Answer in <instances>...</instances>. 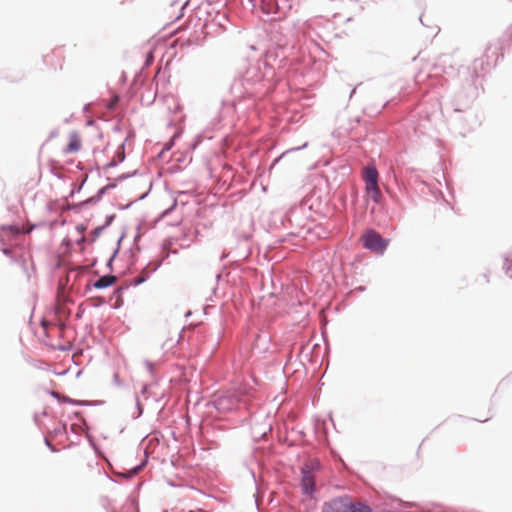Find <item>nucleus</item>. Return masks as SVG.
Here are the masks:
<instances>
[{"instance_id":"obj_1","label":"nucleus","mask_w":512,"mask_h":512,"mask_svg":"<svg viewBox=\"0 0 512 512\" xmlns=\"http://www.w3.org/2000/svg\"><path fill=\"white\" fill-rule=\"evenodd\" d=\"M322 512H372V509L367 504L354 501L352 497L344 495L326 501Z\"/></svg>"},{"instance_id":"obj_2","label":"nucleus","mask_w":512,"mask_h":512,"mask_svg":"<svg viewBox=\"0 0 512 512\" xmlns=\"http://www.w3.org/2000/svg\"><path fill=\"white\" fill-rule=\"evenodd\" d=\"M379 174L374 165H368L363 170V180L365 182V192L368 198L379 203L382 193L378 186Z\"/></svg>"},{"instance_id":"obj_3","label":"nucleus","mask_w":512,"mask_h":512,"mask_svg":"<svg viewBox=\"0 0 512 512\" xmlns=\"http://www.w3.org/2000/svg\"><path fill=\"white\" fill-rule=\"evenodd\" d=\"M240 398L236 392L228 391L215 396L214 407L222 413H227L237 408Z\"/></svg>"},{"instance_id":"obj_4","label":"nucleus","mask_w":512,"mask_h":512,"mask_svg":"<svg viewBox=\"0 0 512 512\" xmlns=\"http://www.w3.org/2000/svg\"><path fill=\"white\" fill-rule=\"evenodd\" d=\"M363 246L373 252L383 253L388 245L387 240L374 230L367 231L362 236Z\"/></svg>"},{"instance_id":"obj_5","label":"nucleus","mask_w":512,"mask_h":512,"mask_svg":"<svg viewBox=\"0 0 512 512\" xmlns=\"http://www.w3.org/2000/svg\"><path fill=\"white\" fill-rule=\"evenodd\" d=\"M81 148H82L81 135L78 132L73 131L68 135L67 143L62 151L64 154H76L81 150Z\"/></svg>"},{"instance_id":"obj_6","label":"nucleus","mask_w":512,"mask_h":512,"mask_svg":"<svg viewBox=\"0 0 512 512\" xmlns=\"http://www.w3.org/2000/svg\"><path fill=\"white\" fill-rule=\"evenodd\" d=\"M315 487V476L312 472V468L306 464L302 469V488L307 494L314 492Z\"/></svg>"},{"instance_id":"obj_7","label":"nucleus","mask_w":512,"mask_h":512,"mask_svg":"<svg viewBox=\"0 0 512 512\" xmlns=\"http://www.w3.org/2000/svg\"><path fill=\"white\" fill-rule=\"evenodd\" d=\"M116 282V277L113 275H105L93 283L96 289H103L113 285Z\"/></svg>"},{"instance_id":"obj_8","label":"nucleus","mask_w":512,"mask_h":512,"mask_svg":"<svg viewBox=\"0 0 512 512\" xmlns=\"http://www.w3.org/2000/svg\"><path fill=\"white\" fill-rule=\"evenodd\" d=\"M181 338V335L179 332L175 331L174 335L172 337H170L169 339L163 341V346L167 345V342H170V347L174 346L175 344H177L179 342Z\"/></svg>"},{"instance_id":"obj_9","label":"nucleus","mask_w":512,"mask_h":512,"mask_svg":"<svg viewBox=\"0 0 512 512\" xmlns=\"http://www.w3.org/2000/svg\"><path fill=\"white\" fill-rule=\"evenodd\" d=\"M118 101H119L118 96H114L112 98V100L108 103L107 108L110 110L114 109V107L117 105Z\"/></svg>"},{"instance_id":"obj_10","label":"nucleus","mask_w":512,"mask_h":512,"mask_svg":"<svg viewBox=\"0 0 512 512\" xmlns=\"http://www.w3.org/2000/svg\"><path fill=\"white\" fill-rule=\"evenodd\" d=\"M42 324H43V327L45 330H47V329H49L51 331H54V330L59 331L60 330V328L58 326H55V325L48 326L45 322H43Z\"/></svg>"},{"instance_id":"obj_11","label":"nucleus","mask_w":512,"mask_h":512,"mask_svg":"<svg viewBox=\"0 0 512 512\" xmlns=\"http://www.w3.org/2000/svg\"><path fill=\"white\" fill-rule=\"evenodd\" d=\"M10 230H11V232H12V233H14V234H18V233L20 232V231H19V229H18L17 227H10Z\"/></svg>"},{"instance_id":"obj_12","label":"nucleus","mask_w":512,"mask_h":512,"mask_svg":"<svg viewBox=\"0 0 512 512\" xmlns=\"http://www.w3.org/2000/svg\"><path fill=\"white\" fill-rule=\"evenodd\" d=\"M272 11H273V7H272V5H269V7L267 8V12L270 13Z\"/></svg>"},{"instance_id":"obj_13","label":"nucleus","mask_w":512,"mask_h":512,"mask_svg":"<svg viewBox=\"0 0 512 512\" xmlns=\"http://www.w3.org/2000/svg\"><path fill=\"white\" fill-rule=\"evenodd\" d=\"M85 269V267H79L76 271H84Z\"/></svg>"},{"instance_id":"obj_14","label":"nucleus","mask_w":512,"mask_h":512,"mask_svg":"<svg viewBox=\"0 0 512 512\" xmlns=\"http://www.w3.org/2000/svg\"><path fill=\"white\" fill-rule=\"evenodd\" d=\"M142 281H143V279L135 280V283H136V284H139V283H141Z\"/></svg>"}]
</instances>
